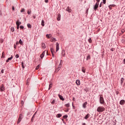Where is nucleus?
Instances as JSON below:
<instances>
[{
    "label": "nucleus",
    "mask_w": 125,
    "mask_h": 125,
    "mask_svg": "<svg viewBox=\"0 0 125 125\" xmlns=\"http://www.w3.org/2000/svg\"><path fill=\"white\" fill-rule=\"evenodd\" d=\"M123 64H125V59H124L123 60Z\"/></svg>",
    "instance_id": "nucleus-55"
},
{
    "label": "nucleus",
    "mask_w": 125,
    "mask_h": 125,
    "mask_svg": "<svg viewBox=\"0 0 125 125\" xmlns=\"http://www.w3.org/2000/svg\"><path fill=\"white\" fill-rule=\"evenodd\" d=\"M108 7H109L110 10H111V9H112V7L111 6V5H109L108 6Z\"/></svg>",
    "instance_id": "nucleus-51"
},
{
    "label": "nucleus",
    "mask_w": 125,
    "mask_h": 125,
    "mask_svg": "<svg viewBox=\"0 0 125 125\" xmlns=\"http://www.w3.org/2000/svg\"><path fill=\"white\" fill-rule=\"evenodd\" d=\"M59 71H60V68H58H58H57L56 69V70H55V73L56 74H57V72H59Z\"/></svg>",
    "instance_id": "nucleus-21"
},
{
    "label": "nucleus",
    "mask_w": 125,
    "mask_h": 125,
    "mask_svg": "<svg viewBox=\"0 0 125 125\" xmlns=\"http://www.w3.org/2000/svg\"><path fill=\"white\" fill-rule=\"evenodd\" d=\"M104 4H106V0H103Z\"/></svg>",
    "instance_id": "nucleus-48"
},
{
    "label": "nucleus",
    "mask_w": 125,
    "mask_h": 125,
    "mask_svg": "<svg viewBox=\"0 0 125 125\" xmlns=\"http://www.w3.org/2000/svg\"><path fill=\"white\" fill-rule=\"evenodd\" d=\"M19 43H20V44H21V45H23V41H22V40L20 39Z\"/></svg>",
    "instance_id": "nucleus-27"
},
{
    "label": "nucleus",
    "mask_w": 125,
    "mask_h": 125,
    "mask_svg": "<svg viewBox=\"0 0 125 125\" xmlns=\"http://www.w3.org/2000/svg\"><path fill=\"white\" fill-rule=\"evenodd\" d=\"M27 14L30 15L31 14V10H28L27 11Z\"/></svg>",
    "instance_id": "nucleus-41"
},
{
    "label": "nucleus",
    "mask_w": 125,
    "mask_h": 125,
    "mask_svg": "<svg viewBox=\"0 0 125 125\" xmlns=\"http://www.w3.org/2000/svg\"><path fill=\"white\" fill-rule=\"evenodd\" d=\"M50 51H51L52 54H53V53H54V52H55L54 49H53V48H50Z\"/></svg>",
    "instance_id": "nucleus-26"
},
{
    "label": "nucleus",
    "mask_w": 125,
    "mask_h": 125,
    "mask_svg": "<svg viewBox=\"0 0 125 125\" xmlns=\"http://www.w3.org/2000/svg\"><path fill=\"white\" fill-rule=\"evenodd\" d=\"M16 58H19V54H17L15 56Z\"/></svg>",
    "instance_id": "nucleus-44"
},
{
    "label": "nucleus",
    "mask_w": 125,
    "mask_h": 125,
    "mask_svg": "<svg viewBox=\"0 0 125 125\" xmlns=\"http://www.w3.org/2000/svg\"><path fill=\"white\" fill-rule=\"evenodd\" d=\"M55 103V100H53L52 102H51V104H54Z\"/></svg>",
    "instance_id": "nucleus-47"
},
{
    "label": "nucleus",
    "mask_w": 125,
    "mask_h": 125,
    "mask_svg": "<svg viewBox=\"0 0 125 125\" xmlns=\"http://www.w3.org/2000/svg\"><path fill=\"white\" fill-rule=\"evenodd\" d=\"M46 37L47 39H50V37H51V34H46Z\"/></svg>",
    "instance_id": "nucleus-23"
},
{
    "label": "nucleus",
    "mask_w": 125,
    "mask_h": 125,
    "mask_svg": "<svg viewBox=\"0 0 125 125\" xmlns=\"http://www.w3.org/2000/svg\"><path fill=\"white\" fill-rule=\"evenodd\" d=\"M99 100H100V103L101 104H103V105L105 104V101H104V98H103V96H100Z\"/></svg>",
    "instance_id": "nucleus-1"
},
{
    "label": "nucleus",
    "mask_w": 125,
    "mask_h": 125,
    "mask_svg": "<svg viewBox=\"0 0 125 125\" xmlns=\"http://www.w3.org/2000/svg\"><path fill=\"white\" fill-rule=\"evenodd\" d=\"M11 31L13 33V32H14V27H11Z\"/></svg>",
    "instance_id": "nucleus-36"
},
{
    "label": "nucleus",
    "mask_w": 125,
    "mask_h": 125,
    "mask_svg": "<svg viewBox=\"0 0 125 125\" xmlns=\"http://www.w3.org/2000/svg\"><path fill=\"white\" fill-rule=\"evenodd\" d=\"M88 118H89V114L86 115V116L84 117L85 120H87L88 119Z\"/></svg>",
    "instance_id": "nucleus-22"
},
{
    "label": "nucleus",
    "mask_w": 125,
    "mask_h": 125,
    "mask_svg": "<svg viewBox=\"0 0 125 125\" xmlns=\"http://www.w3.org/2000/svg\"><path fill=\"white\" fill-rule=\"evenodd\" d=\"M109 5H110L111 7H115V6H116V5L115 4H110Z\"/></svg>",
    "instance_id": "nucleus-43"
},
{
    "label": "nucleus",
    "mask_w": 125,
    "mask_h": 125,
    "mask_svg": "<svg viewBox=\"0 0 125 125\" xmlns=\"http://www.w3.org/2000/svg\"><path fill=\"white\" fill-rule=\"evenodd\" d=\"M88 13V9L87 8L86 10L85 14H86V15H87Z\"/></svg>",
    "instance_id": "nucleus-42"
},
{
    "label": "nucleus",
    "mask_w": 125,
    "mask_h": 125,
    "mask_svg": "<svg viewBox=\"0 0 125 125\" xmlns=\"http://www.w3.org/2000/svg\"><path fill=\"white\" fill-rule=\"evenodd\" d=\"M27 27H28L29 29L32 28V25H31V24H30V23H27Z\"/></svg>",
    "instance_id": "nucleus-20"
},
{
    "label": "nucleus",
    "mask_w": 125,
    "mask_h": 125,
    "mask_svg": "<svg viewBox=\"0 0 125 125\" xmlns=\"http://www.w3.org/2000/svg\"><path fill=\"white\" fill-rule=\"evenodd\" d=\"M20 29H24V26H23V25H21V26H20Z\"/></svg>",
    "instance_id": "nucleus-46"
},
{
    "label": "nucleus",
    "mask_w": 125,
    "mask_h": 125,
    "mask_svg": "<svg viewBox=\"0 0 125 125\" xmlns=\"http://www.w3.org/2000/svg\"><path fill=\"white\" fill-rule=\"evenodd\" d=\"M66 11H67L68 13H71L72 12V9L71 7L68 6L66 9Z\"/></svg>",
    "instance_id": "nucleus-6"
},
{
    "label": "nucleus",
    "mask_w": 125,
    "mask_h": 125,
    "mask_svg": "<svg viewBox=\"0 0 125 125\" xmlns=\"http://www.w3.org/2000/svg\"><path fill=\"white\" fill-rule=\"evenodd\" d=\"M16 24L17 26H20V25L22 24V22H21L19 20H18L16 22Z\"/></svg>",
    "instance_id": "nucleus-7"
},
{
    "label": "nucleus",
    "mask_w": 125,
    "mask_h": 125,
    "mask_svg": "<svg viewBox=\"0 0 125 125\" xmlns=\"http://www.w3.org/2000/svg\"><path fill=\"white\" fill-rule=\"evenodd\" d=\"M44 54H45V52H43L40 55L41 59H42L44 57Z\"/></svg>",
    "instance_id": "nucleus-13"
},
{
    "label": "nucleus",
    "mask_w": 125,
    "mask_h": 125,
    "mask_svg": "<svg viewBox=\"0 0 125 125\" xmlns=\"http://www.w3.org/2000/svg\"><path fill=\"white\" fill-rule=\"evenodd\" d=\"M41 25L42 27L44 26V21L43 20H42V21Z\"/></svg>",
    "instance_id": "nucleus-25"
},
{
    "label": "nucleus",
    "mask_w": 125,
    "mask_h": 125,
    "mask_svg": "<svg viewBox=\"0 0 125 125\" xmlns=\"http://www.w3.org/2000/svg\"><path fill=\"white\" fill-rule=\"evenodd\" d=\"M64 106L67 108H69V107H70V103H68V104H65Z\"/></svg>",
    "instance_id": "nucleus-30"
},
{
    "label": "nucleus",
    "mask_w": 125,
    "mask_h": 125,
    "mask_svg": "<svg viewBox=\"0 0 125 125\" xmlns=\"http://www.w3.org/2000/svg\"><path fill=\"white\" fill-rule=\"evenodd\" d=\"M12 9L13 11L15 10V8H14V6H13L12 7Z\"/></svg>",
    "instance_id": "nucleus-52"
},
{
    "label": "nucleus",
    "mask_w": 125,
    "mask_h": 125,
    "mask_svg": "<svg viewBox=\"0 0 125 125\" xmlns=\"http://www.w3.org/2000/svg\"><path fill=\"white\" fill-rule=\"evenodd\" d=\"M21 12H25V9L22 8L21 10Z\"/></svg>",
    "instance_id": "nucleus-39"
},
{
    "label": "nucleus",
    "mask_w": 125,
    "mask_h": 125,
    "mask_svg": "<svg viewBox=\"0 0 125 125\" xmlns=\"http://www.w3.org/2000/svg\"><path fill=\"white\" fill-rule=\"evenodd\" d=\"M5 56H4V52H2L1 58H5Z\"/></svg>",
    "instance_id": "nucleus-31"
},
{
    "label": "nucleus",
    "mask_w": 125,
    "mask_h": 125,
    "mask_svg": "<svg viewBox=\"0 0 125 125\" xmlns=\"http://www.w3.org/2000/svg\"><path fill=\"white\" fill-rule=\"evenodd\" d=\"M121 42H123V43H124V42H125V39H122Z\"/></svg>",
    "instance_id": "nucleus-49"
},
{
    "label": "nucleus",
    "mask_w": 125,
    "mask_h": 125,
    "mask_svg": "<svg viewBox=\"0 0 125 125\" xmlns=\"http://www.w3.org/2000/svg\"><path fill=\"white\" fill-rule=\"evenodd\" d=\"M56 117L57 118H61V117H62V114H61V113H59L57 114Z\"/></svg>",
    "instance_id": "nucleus-19"
},
{
    "label": "nucleus",
    "mask_w": 125,
    "mask_h": 125,
    "mask_svg": "<svg viewBox=\"0 0 125 125\" xmlns=\"http://www.w3.org/2000/svg\"><path fill=\"white\" fill-rule=\"evenodd\" d=\"M62 67V65H61L60 64H59L58 68L60 69H61Z\"/></svg>",
    "instance_id": "nucleus-45"
},
{
    "label": "nucleus",
    "mask_w": 125,
    "mask_h": 125,
    "mask_svg": "<svg viewBox=\"0 0 125 125\" xmlns=\"http://www.w3.org/2000/svg\"><path fill=\"white\" fill-rule=\"evenodd\" d=\"M82 71L83 73H85V68L83 67L82 68Z\"/></svg>",
    "instance_id": "nucleus-28"
},
{
    "label": "nucleus",
    "mask_w": 125,
    "mask_h": 125,
    "mask_svg": "<svg viewBox=\"0 0 125 125\" xmlns=\"http://www.w3.org/2000/svg\"><path fill=\"white\" fill-rule=\"evenodd\" d=\"M0 90L1 92H2V91H4L5 90V87H4V85L3 84H2L0 86Z\"/></svg>",
    "instance_id": "nucleus-5"
},
{
    "label": "nucleus",
    "mask_w": 125,
    "mask_h": 125,
    "mask_svg": "<svg viewBox=\"0 0 125 125\" xmlns=\"http://www.w3.org/2000/svg\"><path fill=\"white\" fill-rule=\"evenodd\" d=\"M61 20V15L60 14H58L57 20L58 21H60Z\"/></svg>",
    "instance_id": "nucleus-8"
},
{
    "label": "nucleus",
    "mask_w": 125,
    "mask_h": 125,
    "mask_svg": "<svg viewBox=\"0 0 125 125\" xmlns=\"http://www.w3.org/2000/svg\"><path fill=\"white\" fill-rule=\"evenodd\" d=\"M21 66H22V69L25 68V65H24V62H21Z\"/></svg>",
    "instance_id": "nucleus-32"
},
{
    "label": "nucleus",
    "mask_w": 125,
    "mask_h": 125,
    "mask_svg": "<svg viewBox=\"0 0 125 125\" xmlns=\"http://www.w3.org/2000/svg\"><path fill=\"white\" fill-rule=\"evenodd\" d=\"M44 1L46 3H47V2H48V0H45Z\"/></svg>",
    "instance_id": "nucleus-63"
},
{
    "label": "nucleus",
    "mask_w": 125,
    "mask_h": 125,
    "mask_svg": "<svg viewBox=\"0 0 125 125\" xmlns=\"http://www.w3.org/2000/svg\"><path fill=\"white\" fill-rule=\"evenodd\" d=\"M30 114H31V112H27V116H29V115H30Z\"/></svg>",
    "instance_id": "nucleus-54"
},
{
    "label": "nucleus",
    "mask_w": 125,
    "mask_h": 125,
    "mask_svg": "<svg viewBox=\"0 0 125 125\" xmlns=\"http://www.w3.org/2000/svg\"><path fill=\"white\" fill-rule=\"evenodd\" d=\"M125 100H121L120 102V105H125Z\"/></svg>",
    "instance_id": "nucleus-12"
},
{
    "label": "nucleus",
    "mask_w": 125,
    "mask_h": 125,
    "mask_svg": "<svg viewBox=\"0 0 125 125\" xmlns=\"http://www.w3.org/2000/svg\"><path fill=\"white\" fill-rule=\"evenodd\" d=\"M37 114V112H35L34 113V114L33 115L32 118H31V122L32 123H33V122H34V119H35V117H36V114Z\"/></svg>",
    "instance_id": "nucleus-15"
},
{
    "label": "nucleus",
    "mask_w": 125,
    "mask_h": 125,
    "mask_svg": "<svg viewBox=\"0 0 125 125\" xmlns=\"http://www.w3.org/2000/svg\"><path fill=\"white\" fill-rule=\"evenodd\" d=\"M90 59V55L87 56L86 60H89Z\"/></svg>",
    "instance_id": "nucleus-33"
},
{
    "label": "nucleus",
    "mask_w": 125,
    "mask_h": 125,
    "mask_svg": "<svg viewBox=\"0 0 125 125\" xmlns=\"http://www.w3.org/2000/svg\"><path fill=\"white\" fill-rule=\"evenodd\" d=\"M63 118L64 119H67V118H68V115H65L64 116H63Z\"/></svg>",
    "instance_id": "nucleus-37"
},
{
    "label": "nucleus",
    "mask_w": 125,
    "mask_h": 125,
    "mask_svg": "<svg viewBox=\"0 0 125 125\" xmlns=\"http://www.w3.org/2000/svg\"><path fill=\"white\" fill-rule=\"evenodd\" d=\"M97 112H104V111H105V108L103 106H99L97 109Z\"/></svg>",
    "instance_id": "nucleus-2"
},
{
    "label": "nucleus",
    "mask_w": 125,
    "mask_h": 125,
    "mask_svg": "<svg viewBox=\"0 0 125 125\" xmlns=\"http://www.w3.org/2000/svg\"><path fill=\"white\" fill-rule=\"evenodd\" d=\"M82 125H86V124H85V123H83Z\"/></svg>",
    "instance_id": "nucleus-64"
},
{
    "label": "nucleus",
    "mask_w": 125,
    "mask_h": 125,
    "mask_svg": "<svg viewBox=\"0 0 125 125\" xmlns=\"http://www.w3.org/2000/svg\"><path fill=\"white\" fill-rule=\"evenodd\" d=\"M57 40H56V38H53L52 39V40H51V42H56Z\"/></svg>",
    "instance_id": "nucleus-34"
},
{
    "label": "nucleus",
    "mask_w": 125,
    "mask_h": 125,
    "mask_svg": "<svg viewBox=\"0 0 125 125\" xmlns=\"http://www.w3.org/2000/svg\"><path fill=\"white\" fill-rule=\"evenodd\" d=\"M39 68H40V65H38L37 66L35 69L36 70H39Z\"/></svg>",
    "instance_id": "nucleus-40"
},
{
    "label": "nucleus",
    "mask_w": 125,
    "mask_h": 125,
    "mask_svg": "<svg viewBox=\"0 0 125 125\" xmlns=\"http://www.w3.org/2000/svg\"><path fill=\"white\" fill-rule=\"evenodd\" d=\"M58 96H59L60 99L61 100H62V101H64V100H65V99L63 98V96H62L61 95L59 94V95H58Z\"/></svg>",
    "instance_id": "nucleus-11"
},
{
    "label": "nucleus",
    "mask_w": 125,
    "mask_h": 125,
    "mask_svg": "<svg viewBox=\"0 0 125 125\" xmlns=\"http://www.w3.org/2000/svg\"><path fill=\"white\" fill-rule=\"evenodd\" d=\"M76 83L77 85H80V84H81V81L80 80H77L76 81Z\"/></svg>",
    "instance_id": "nucleus-14"
},
{
    "label": "nucleus",
    "mask_w": 125,
    "mask_h": 125,
    "mask_svg": "<svg viewBox=\"0 0 125 125\" xmlns=\"http://www.w3.org/2000/svg\"><path fill=\"white\" fill-rule=\"evenodd\" d=\"M72 101H76V99H75V97L73 98Z\"/></svg>",
    "instance_id": "nucleus-61"
},
{
    "label": "nucleus",
    "mask_w": 125,
    "mask_h": 125,
    "mask_svg": "<svg viewBox=\"0 0 125 125\" xmlns=\"http://www.w3.org/2000/svg\"><path fill=\"white\" fill-rule=\"evenodd\" d=\"M59 50V44L58 42L56 43V52H57Z\"/></svg>",
    "instance_id": "nucleus-10"
},
{
    "label": "nucleus",
    "mask_w": 125,
    "mask_h": 125,
    "mask_svg": "<svg viewBox=\"0 0 125 125\" xmlns=\"http://www.w3.org/2000/svg\"><path fill=\"white\" fill-rule=\"evenodd\" d=\"M13 58V56L11 55V57L8 58L7 60H6V63H8L10 60H11Z\"/></svg>",
    "instance_id": "nucleus-9"
},
{
    "label": "nucleus",
    "mask_w": 125,
    "mask_h": 125,
    "mask_svg": "<svg viewBox=\"0 0 125 125\" xmlns=\"http://www.w3.org/2000/svg\"><path fill=\"white\" fill-rule=\"evenodd\" d=\"M42 48H45V47H46L45 46V44L44 43H43V42H42Z\"/></svg>",
    "instance_id": "nucleus-24"
},
{
    "label": "nucleus",
    "mask_w": 125,
    "mask_h": 125,
    "mask_svg": "<svg viewBox=\"0 0 125 125\" xmlns=\"http://www.w3.org/2000/svg\"><path fill=\"white\" fill-rule=\"evenodd\" d=\"M62 54L63 57H64L65 55H66V54L65 53V50H63L62 52Z\"/></svg>",
    "instance_id": "nucleus-18"
},
{
    "label": "nucleus",
    "mask_w": 125,
    "mask_h": 125,
    "mask_svg": "<svg viewBox=\"0 0 125 125\" xmlns=\"http://www.w3.org/2000/svg\"><path fill=\"white\" fill-rule=\"evenodd\" d=\"M88 41L89 42H90V43H91V42H92V40H91V38H90L89 39H88Z\"/></svg>",
    "instance_id": "nucleus-38"
},
{
    "label": "nucleus",
    "mask_w": 125,
    "mask_h": 125,
    "mask_svg": "<svg viewBox=\"0 0 125 125\" xmlns=\"http://www.w3.org/2000/svg\"><path fill=\"white\" fill-rule=\"evenodd\" d=\"M16 45H18V44H19V42H16Z\"/></svg>",
    "instance_id": "nucleus-58"
},
{
    "label": "nucleus",
    "mask_w": 125,
    "mask_h": 125,
    "mask_svg": "<svg viewBox=\"0 0 125 125\" xmlns=\"http://www.w3.org/2000/svg\"><path fill=\"white\" fill-rule=\"evenodd\" d=\"M96 1H97V2L96 3V4L94 5L95 10H96V9H97V8H98V7L99 6V2L100 1V0H96Z\"/></svg>",
    "instance_id": "nucleus-3"
},
{
    "label": "nucleus",
    "mask_w": 125,
    "mask_h": 125,
    "mask_svg": "<svg viewBox=\"0 0 125 125\" xmlns=\"http://www.w3.org/2000/svg\"><path fill=\"white\" fill-rule=\"evenodd\" d=\"M124 81H125V78H122L121 79V85H123V83H124Z\"/></svg>",
    "instance_id": "nucleus-17"
},
{
    "label": "nucleus",
    "mask_w": 125,
    "mask_h": 125,
    "mask_svg": "<svg viewBox=\"0 0 125 125\" xmlns=\"http://www.w3.org/2000/svg\"><path fill=\"white\" fill-rule=\"evenodd\" d=\"M19 28H20V25H17V30H19Z\"/></svg>",
    "instance_id": "nucleus-50"
},
{
    "label": "nucleus",
    "mask_w": 125,
    "mask_h": 125,
    "mask_svg": "<svg viewBox=\"0 0 125 125\" xmlns=\"http://www.w3.org/2000/svg\"><path fill=\"white\" fill-rule=\"evenodd\" d=\"M51 87H52V83H50V84L49 85V88H48L49 90V89H50Z\"/></svg>",
    "instance_id": "nucleus-35"
},
{
    "label": "nucleus",
    "mask_w": 125,
    "mask_h": 125,
    "mask_svg": "<svg viewBox=\"0 0 125 125\" xmlns=\"http://www.w3.org/2000/svg\"><path fill=\"white\" fill-rule=\"evenodd\" d=\"M121 32L123 34H124V32H125V30L123 29L121 30Z\"/></svg>",
    "instance_id": "nucleus-62"
},
{
    "label": "nucleus",
    "mask_w": 125,
    "mask_h": 125,
    "mask_svg": "<svg viewBox=\"0 0 125 125\" xmlns=\"http://www.w3.org/2000/svg\"><path fill=\"white\" fill-rule=\"evenodd\" d=\"M64 112H69V108L66 109V110H64Z\"/></svg>",
    "instance_id": "nucleus-53"
},
{
    "label": "nucleus",
    "mask_w": 125,
    "mask_h": 125,
    "mask_svg": "<svg viewBox=\"0 0 125 125\" xmlns=\"http://www.w3.org/2000/svg\"><path fill=\"white\" fill-rule=\"evenodd\" d=\"M30 78H28L27 80L26 81V85H29V81H30Z\"/></svg>",
    "instance_id": "nucleus-29"
},
{
    "label": "nucleus",
    "mask_w": 125,
    "mask_h": 125,
    "mask_svg": "<svg viewBox=\"0 0 125 125\" xmlns=\"http://www.w3.org/2000/svg\"><path fill=\"white\" fill-rule=\"evenodd\" d=\"M102 2H101V3H100V4L99 5V7H101V6H102Z\"/></svg>",
    "instance_id": "nucleus-57"
},
{
    "label": "nucleus",
    "mask_w": 125,
    "mask_h": 125,
    "mask_svg": "<svg viewBox=\"0 0 125 125\" xmlns=\"http://www.w3.org/2000/svg\"><path fill=\"white\" fill-rule=\"evenodd\" d=\"M22 119H23V115L22 114H20L19 115V117L18 118V121H17V124H20V122L22 121Z\"/></svg>",
    "instance_id": "nucleus-4"
},
{
    "label": "nucleus",
    "mask_w": 125,
    "mask_h": 125,
    "mask_svg": "<svg viewBox=\"0 0 125 125\" xmlns=\"http://www.w3.org/2000/svg\"><path fill=\"white\" fill-rule=\"evenodd\" d=\"M114 50H115V49H114V48H112L111 49V51H114Z\"/></svg>",
    "instance_id": "nucleus-59"
},
{
    "label": "nucleus",
    "mask_w": 125,
    "mask_h": 125,
    "mask_svg": "<svg viewBox=\"0 0 125 125\" xmlns=\"http://www.w3.org/2000/svg\"><path fill=\"white\" fill-rule=\"evenodd\" d=\"M16 45H15V44H14V48H15V49H16Z\"/></svg>",
    "instance_id": "nucleus-60"
},
{
    "label": "nucleus",
    "mask_w": 125,
    "mask_h": 125,
    "mask_svg": "<svg viewBox=\"0 0 125 125\" xmlns=\"http://www.w3.org/2000/svg\"><path fill=\"white\" fill-rule=\"evenodd\" d=\"M86 105H87V102H85L83 105V108H84V109H85V108H86Z\"/></svg>",
    "instance_id": "nucleus-16"
},
{
    "label": "nucleus",
    "mask_w": 125,
    "mask_h": 125,
    "mask_svg": "<svg viewBox=\"0 0 125 125\" xmlns=\"http://www.w3.org/2000/svg\"><path fill=\"white\" fill-rule=\"evenodd\" d=\"M4 70L3 69H2L1 70V73H2V74H3V73H4Z\"/></svg>",
    "instance_id": "nucleus-56"
}]
</instances>
